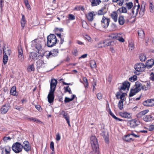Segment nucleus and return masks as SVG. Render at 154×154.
Masks as SVG:
<instances>
[{"instance_id":"052dcab7","label":"nucleus","mask_w":154,"mask_h":154,"mask_svg":"<svg viewBox=\"0 0 154 154\" xmlns=\"http://www.w3.org/2000/svg\"><path fill=\"white\" fill-rule=\"evenodd\" d=\"M149 130V131H152L154 130V125L153 124L150 125L148 128Z\"/></svg>"},{"instance_id":"c03bdc74","label":"nucleus","mask_w":154,"mask_h":154,"mask_svg":"<svg viewBox=\"0 0 154 154\" xmlns=\"http://www.w3.org/2000/svg\"><path fill=\"white\" fill-rule=\"evenodd\" d=\"M27 70L29 72L34 71L35 70V68L33 64H31L29 65L27 67Z\"/></svg>"},{"instance_id":"49530a36","label":"nucleus","mask_w":154,"mask_h":154,"mask_svg":"<svg viewBox=\"0 0 154 154\" xmlns=\"http://www.w3.org/2000/svg\"><path fill=\"white\" fill-rule=\"evenodd\" d=\"M128 47H129V50H132L134 48V43L132 41L129 42Z\"/></svg>"},{"instance_id":"aec40b11","label":"nucleus","mask_w":154,"mask_h":154,"mask_svg":"<svg viewBox=\"0 0 154 154\" xmlns=\"http://www.w3.org/2000/svg\"><path fill=\"white\" fill-rule=\"evenodd\" d=\"M142 90L145 91L147 90L150 88V84L149 82H147L146 83L145 85H143L141 86Z\"/></svg>"},{"instance_id":"8fccbe9b","label":"nucleus","mask_w":154,"mask_h":154,"mask_svg":"<svg viewBox=\"0 0 154 154\" xmlns=\"http://www.w3.org/2000/svg\"><path fill=\"white\" fill-rule=\"evenodd\" d=\"M18 55H23L22 48L20 46L18 47Z\"/></svg>"},{"instance_id":"603ef678","label":"nucleus","mask_w":154,"mask_h":154,"mask_svg":"<svg viewBox=\"0 0 154 154\" xmlns=\"http://www.w3.org/2000/svg\"><path fill=\"white\" fill-rule=\"evenodd\" d=\"M106 12L104 11V10L102 8L99 10L97 12V14L98 15H103L105 14Z\"/></svg>"},{"instance_id":"0e129e2a","label":"nucleus","mask_w":154,"mask_h":154,"mask_svg":"<svg viewBox=\"0 0 154 154\" xmlns=\"http://www.w3.org/2000/svg\"><path fill=\"white\" fill-rule=\"evenodd\" d=\"M71 100V98H68L67 97H66L65 99L64 102L65 103H68L70 101H72V100Z\"/></svg>"},{"instance_id":"7c9ffc66","label":"nucleus","mask_w":154,"mask_h":154,"mask_svg":"<svg viewBox=\"0 0 154 154\" xmlns=\"http://www.w3.org/2000/svg\"><path fill=\"white\" fill-rule=\"evenodd\" d=\"M10 93L11 95L15 96L16 95V87L15 86H13L10 90Z\"/></svg>"},{"instance_id":"dca6fc26","label":"nucleus","mask_w":154,"mask_h":154,"mask_svg":"<svg viewBox=\"0 0 154 154\" xmlns=\"http://www.w3.org/2000/svg\"><path fill=\"white\" fill-rule=\"evenodd\" d=\"M146 5L145 3L143 2L141 9L139 12V14L140 17H142L144 14V12L145 11V5Z\"/></svg>"},{"instance_id":"4be33fe9","label":"nucleus","mask_w":154,"mask_h":154,"mask_svg":"<svg viewBox=\"0 0 154 154\" xmlns=\"http://www.w3.org/2000/svg\"><path fill=\"white\" fill-rule=\"evenodd\" d=\"M148 112V110L147 109L137 113L136 115V116L137 118H140L146 114Z\"/></svg>"},{"instance_id":"bb28decb","label":"nucleus","mask_w":154,"mask_h":154,"mask_svg":"<svg viewBox=\"0 0 154 154\" xmlns=\"http://www.w3.org/2000/svg\"><path fill=\"white\" fill-rule=\"evenodd\" d=\"M26 23V20L25 17L23 14H22V19L21 20V24L23 28L25 26Z\"/></svg>"},{"instance_id":"13d9d810","label":"nucleus","mask_w":154,"mask_h":154,"mask_svg":"<svg viewBox=\"0 0 154 154\" xmlns=\"http://www.w3.org/2000/svg\"><path fill=\"white\" fill-rule=\"evenodd\" d=\"M68 19L69 20H74L75 19V16L72 14H69L68 17Z\"/></svg>"},{"instance_id":"423d86ee","label":"nucleus","mask_w":154,"mask_h":154,"mask_svg":"<svg viewBox=\"0 0 154 154\" xmlns=\"http://www.w3.org/2000/svg\"><path fill=\"white\" fill-rule=\"evenodd\" d=\"M110 21L109 19L103 16L101 20V25L103 28H106L109 25Z\"/></svg>"},{"instance_id":"7ed1b4c3","label":"nucleus","mask_w":154,"mask_h":154,"mask_svg":"<svg viewBox=\"0 0 154 154\" xmlns=\"http://www.w3.org/2000/svg\"><path fill=\"white\" fill-rule=\"evenodd\" d=\"M12 148L13 150L16 153L21 152L22 150V144L18 142L14 143Z\"/></svg>"},{"instance_id":"a878e982","label":"nucleus","mask_w":154,"mask_h":154,"mask_svg":"<svg viewBox=\"0 0 154 154\" xmlns=\"http://www.w3.org/2000/svg\"><path fill=\"white\" fill-rule=\"evenodd\" d=\"M143 120L146 122H148L151 121L153 119L152 117L150 115L145 116L143 118Z\"/></svg>"},{"instance_id":"0eeeda50","label":"nucleus","mask_w":154,"mask_h":154,"mask_svg":"<svg viewBox=\"0 0 154 154\" xmlns=\"http://www.w3.org/2000/svg\"><path fill=\"white\" fill-rule=\"evenodd\" d=\"M22 149L23 148L26 152H28L31 150V146L28 141H25L22 144Z\"/></svg>"},{"instance_id":"c9c22d12","label":"nucleus","mask_w":154,"mask_h":154,"mask_svg":"<svg viewBox=\"0 0 154 154\" xmlns=\"http://www.w3.org/2000/svg\"><path fill=\"white\" fill-rule=\"evenodd\" d=\"M35 47L36 49H37V51H38V52L39 51H41L42 49V46L40 43H36L35 45Z\"/></svg>"},{"instance_id":"69168bd1","label":"nucleus","mask_w":154,"mask_h":154,"mask_svg":"<svg viewBox=\"0 0 154 154\" xmlns=\"http://www.w3.org/2000/svg\"><path fill=\"white\" fill-rule=\"evenodd\" d=\"M60 139V136L59 133H57L56 135V140L57 141H59Z\"/></svg>"},{"instance_id":"f03ea898","label":"nucleus","mask_w":154,"mask_h":154,"mask_svg":"<svg viewBox=\"0 0 154 154\" xmlns=\"http://www.w3.org/2000/svg\"><path fill=\"white\" fill-rule=\"evenodd\" d=\"M47 39V45L48 47H52L55 45L57 39L55 35L50 34L48 36Z\"/></svg>"},{"instance_id":"c85d7f7f","label":"nucleus","mask_w":154,"mask_h":154,"mask_svg":"<svg viewBox=\"0 0 154 154\" xmlns=\"http://www.w3.org/2000/svg\"><path fill=\"white\" fill-rule=\"evenodd\" d=\"M138 34L140 38H143L145 34L144 31L142 29H140L138 30Z\"/></svg>"},{"instance_id":"e2e57ef3","label":"nucleus","mask_w":154,"mask_h":154,"mask_svg":"<svg viewBox=\"0 0 154 154\" xmlns=\"http://www.w3.org/2000/svg\"><path fill=\"white\" fill-rule=\"evenodd\" d=\"M54 142L53 141L51 142L50 143V148L52 151H54Z\"/></svg>"},{"instance_id":"6ab92c4d","label":"nucleus","mask_w":154,"mask_h":154,"mask_svg":"<svg viewBox=\"0 0 154 154\" xmlns=\"http://www.w3.org/2000/svg\"><path fill=\"white\" fill-rule=\"evenodd\" d=\"M143 85H141V83L138 81L136 82H135L134 86L135 87V89H136L137 91H140L141 89V86Z\"/></svg>"},{"instance_id":"9b49d317","label":"nucleus","mask_w":154,"mask_h":154,"mask_svg":"<svg viewBox=\"0 0 154 154\" xmlns=\"http://www.w3.org/2000/svg\"><path fill=\"white\" fill-rule=\"evenodd\" d=\"M57 81L54 79H51L50 83V90L52 91H54L57 85Z\"/></svg>"},{"instance_id":"4468645a","label":"nucleus","mask_w":154,"mask_h":154,"mask_svg":"<svg viewBox=\"0 0 154 154\" xmlns=\"http://www.w3.org/2000/svg\"><path fill=\"white\" fill-rule=\"evenodd\" d=\"M154 64V60L153 59L148 60L146 63V67L147 69L151 68Z\"/></svg>"},{"instance_id":"774afa93","label":"nucleus","mask_w":154,"mask_h":154,"mask_svg":"<svg viewBox=\"0 0 154 154\" xmlns=\"http://www.w3.org/2000/svg\"><path fill=\"white\" fill-rule=\"evenodd\" d=\"M72 54L75 56H76L78 54V51L77 49H74L72 52Z\"/></svg>"},{"instance_id":"473e14b6","label":"nucleus","mask_w":154,"mask_h":154,"mask_svg":"<svg viewBox=\"0 0 154 154\" xmlns=\"http://www.w3.org/2000/svg\"><path fill=\"white\" fill-rule=\"evenodd\" d=\"M38 54L34 53H32L29 56L30 58L33 60H37L38 59Z\"/></svg>"},{"instance_id":"bf43d9fd","label":"nucleus","mask_w":154,"mask_h":154,"mask_svg":"<svg viewBox=\"0 0 154 154\" xmlns=\"http://www.w3.org/2000/svg\"><path fill=\"white\" fill-rule=\"evenodd\" d=\"M109 37L110 38V39H116V34H111L109 35Z\"/></svg>"},{"instance_id":"39448f33","label":"nucleus","mask_w":154,"mask_h":154,"mask_svg":"<svg viewBox=\"0 0 154 154\" xmlns=\"http://www.w3.org/2000/svg\"><path fill=\"white\" fill-rule=\"evenodd\" d=\"M146 66L142 63H139L136 64L134 66V68L138 72L143 71L145 68Z\"/></svg>"},{"instance_id":"09e8293b","label":"nucleus","mask_w":154,"mask_h":154,"mask_svg":"<svg viewBox=\"0 0 154 154\" xmlns=\"http://www.w3.org/2000/svg\"><path fill=\"white\" fill-rule=\"evenodd\" d=\"M83 83L85 87V88L87 87L88 85V83L87 79L85 77H83Z\"/></svg>"},{"instance_id":"72a5a7b5","label":"nucleus","mask_w":154,"mask_h":154,"mask_svg":"<svg viewBox=\"0 0 154 154\" xmlns=\"http://www.w3.org/2000/svg\"><path fill=\"white\" fill-rule=\"evenodd\" d=\"M109 113L110 115L115 119H116L117 121H122L123 120L119 119L117 117H116L111 111L110 109H109Z\"/></svg>"},{"instance_id":"412c9836","label":"nucleus","mask_w":154,"mask_h":154,"mask_svg":"<svg viewBox=\"0 0 154 154\" xmlns=\"http://www.w3.org/2000/svg\"><path fill=\"white\" fill-rule=\"evenodd\" d=\"M11 50L8 47H4L3 50V54L10 55L11 53Z\"/></svg>"},{"instance_id":"a18cd8bd","label":"nucleus","mask_w":154,"mask_h":154,"mask_svg":"<svg viewBox=\"0 0 154 154\" xmlns=\"http://www.w3.org/2000/svg\"><path fill=\"white\" fill-rule=\"evenodd\" d=\"M126 7L128 9H131L133 6V3L131 2L128 3H126Z\"/></svg>"},{"instance_id":"f704fd0d","label":"nucleus","mask_w":154,"mask_h":154,"mask_svg":"<svg viewBox=\"0 0 154 154\" xmlns=\"http://www.w3.org/2000/svg\"><path fill=\"white\" fill-rule=\"evenodd\" d=\"M101 2L100 0H93L91 4L93 6H96L99 5Z\"/></svg>"},{"instance_id":"c756f323","label":"nucleus","mask_w":154,"mask_h":154,"mask_svg":"<svg viewBox=\"0 0 154 154\" xmlns=\"http://www.w3.org/2000/svg\"><path fill=\"white\" fill-rule=\"evenodd\" d=\"M118 21L120 25H123L125 23V20L123 16H120L118 19Z\"/></svg>"},{"instance_id":"5fc2aeb1","label":"nucleus","mask_w":154,"mask_h":154,"mask_svg":"<svg viewBox=\"0 0 154 154\" xmlns=\"http://www.w3.org/2000/svg\"><path fill=\"white\" fill-rule=\"evenodd\" d=\"M18 60L20 62H23L24 60V56L23 55H18Z\"/></svg>"},{"instance_id":"2f4dec72","label":"nucleus","mask_w":154,"mask_h":154,"mask_svg":"<svg viewBox=\"0 0 154 154\" xmlns=\"http://www.w3.org/2000/svg\"><path fill=\"white\" fill-rule=\"evenodd\" d=\"M136 89L135 88L134 89H131L130 91V93H129V96L130 97H131L134 95L136 94V93L139 92L138 91H137Z\"/></svg>"},{"instance_id":"9d476101","label":"nucleus","mask_w":154,"mask_h":154,"mask_svg":"<svg viewBox=\"0 0 154 154\" xmlns=\"http://www.w3.org/2000/svg\"><path fill=\"white\" fill-rule=\"evenodd\" d=\"M10 105L9 103H6L1 108V112L2 114L6 113L10 108Z\"/></svg>"},{"instance_id":"338daca9","label":"nucleus","mask_w":154,"mask_h":154,"mask_svg":"<svg viewBox=\"0 0 154 154\" xmlns=\"http://www.w3.org/2000/svg\"><path fill=\"white\" fill-rule=\"evenodd\" d=\"M61 114L63 115V118H65V117H66L68 116V114L66 113H65V111H62L61 112Z\"/></svg>"},{"instance_id":"393cba45","label":"nucleus","mask_w":154,"mask_h":154,"mask_svg":"<svg viewBox=\"0 0 154 154\" xmlns=\"http://www.w3.org/2000/svg\"><path fill=\"white\" fill-rule=\"evenodd\" d=\"M119 114L123 118H129L130 117L129 113L127 112H120L119 113Z\"/></svg>"},{"instance_id":"4c0bfd02","label":"nucleus","mask_w":154,"mask_h":154,"mask_svg":"<svg viewBox=\"0 0 154 154\" xmlns=\"http://www.w3.org/2000/svg\"><path fill=\"white\" fill-rule=\"evenodd\" d=\"M90 66L92 69L95 68L97 67L96 62L94 60H91L90 62Z\"/></svg>"},{"instance_id":"f3484780","label":"nucleus","mask_w":154,"mask_h":154,"mask_svg":"<svg viewBox=\"0 0 154 154\" xmlns=\"http://www.w3.org/2000/svg\"><path fill=\"white\" fill-rule=\"evenodd\" d=\"M123 140L128 142H131L133 141L134 139L132 137V136L130 134H128L125 136L123 137Z\"/></svg>"},{"instance_id":"a211bd4d","label":"nucleus","mask_w":154,"mask_h":154,"mask_svg":"<svg viewBox=\"0 0 154 154\" xmlns=\"http://www.w3.org/2000/svg\"><path fill=\"white\" fill-rule=\"evenodd\" d=\"M151 103H152V104L154 103V99H152L149 100H148L146 101H145L143 102V104L146 106H151L152 104Z\"/></svg>"},{"instance_id":"864d4df0","label":"nucleus","mask_w":154,"mask_h":154,"mask_svg":"<svg viewBox=\"0 0 154 154\" xmlns=\"http://www.w3.org/2000/svg\"><path fill=\"white\" fill-rule=\"evenodd\" d=\"M28 119L30 121H33L34 122H36L37 123L41 122V121L38 119L32 117L28 118Z\"/></svg>"},{"instance_id":"a19ab883","label":"nucleus","mask_w":154,"mask_h":154,"mask_svg":"<svg viewBox=\"0 0 154 154\" xmlns=\"http://www.w3.org/2000/svg\"><path fill=\"white\" fill-rule=\"evenodd\" d=\"M119 11L122 13H126L127 12L126 8L125 7H122V8H119L117 11V12Z\"/></svg>"},{"instance_id":"de8ad7c7","label":"nucleus","mask_w":154,"mask_h":154,"mask_svg":"<svg viewBox=\"0 0 154 154\" xmlns=\"http://www.w3.org/2000/svg\"><path fill=\"white\" fill-rule=\"evenodd\" d=\"M150 5L149 6V8L150 12L152 13L154 12V6L151 2H150Z\"/></svg>"},{"instance_id":"cd10ccee","label":"nucleus","mask_w":154,"mask_h":154,"mask_svg":"<svg viewBox=\"0 0 154 154\" xmlns=\"http://www.w3.org/2000/svg\"><path fill=\"white\" fill-rule=\"evenodd\" d=\"M116 39L118 40L119 41L124 42H125L124 39L122 38L120 34H116Z\"/></svg>"},{"instance_id":"3c124183","label":"nucleus","mask_w":154,"mask_h":154,"mask_svg":"<svg viewBox=\"0 0 154 154\" xmlns=\"http://www.w3.org/2000/svg\"><path fill=\"white\" fill-rule=\"evenodd\" d=\"M123 107V101H119L118 103V107L120 110H122Z\"/></svg>"},{"instance_id":"e433bc0d","label":"nucleus","mask_w":154,"mask_h":154,"mask_svg":"<svg viewBox=\"0 0 154 154\" xmlns=\"http://www.w3.org/2000/svg\"><path fill=\"white\" fill-rule=\"evenodd\" d=\"M113 3H116L120 6H122L124 2V0H112Z\"/></svg>"},{"instance_id":"5701e85b","label":"nucleus","mask_w":154,"mask_h":154,"mask_svg":"<svg viewBox=\"0 0 154 154\" xmlns=\"http://www.w3.org/2000/svg\"><path fill=\"white\" fill-rule=\"evenodd\" d=\"M37 64L38 68L45 67L46 65V64L42 60L38 61Z\"/></svg>"},{"instance_id":"f257e3e1","label":"nucleus","mask_w":154,"mask_h":154,"mask_svg":"<svg viewBox=\"0 0 154 154\" xmlns=\"http://www.w3.org/2000/svg\"><path fill=\"white\" fill-rule=\"evenodd\" d=\"M90 140L92 149L95 154H99V145L97 138L95 136H92Z\"/></svg>"},{"instance_id":"58836bf2","label":"nucleus","mask_w":154,"mask_h":154,"mask_svg":"<svg viewBox=\"0 0 154 154\" xmlns=\"http://www.w3.org/2000/svg\"><path fill=\"white\" fill-rule=\"evenodd\" d=\"M139 58L140 60L141 61H144L146 59V55L144 54H141L139 56Z\"/></svg>"},{"instance_id":"b1692460","label":"nucleus","mask_w":154,"mask_h":154,"mask_svg":"<svg viewBox=\"0 0 154 154\" xmlns=\"http://www.w3.org/2000/svg\"><path fill=\"white\" fill-rule=\"evenodd\" d=\"M111 17L115 22H116L117 21L118 14L117 12L113 11L112 12L111 15Z\"/></svg>"},{"instance_id":"79ce46f5","label":"nucleus","mask_w":154,"mask_h":154,"mask_svg":"<svg viewBox=\"0 0 154 154\" xmlns=\"http://www.w3.org/2000/svg\"><path fill=\"white\" fill-rule=\"evenodd\" d=\"M116 26L115 24L112 23L109 27V29L110 31H114L116 29Z\"/></svg>"},{"instance_id":"6e6d98bb","label":"nucleus","mask_w":154,"mask_h":154,"mask_svg":"<svg viewBox=\"0 0 154 154\" xmlns=\"http://www.w3.org/2000/svg\"><path fill=\"white\" fill-rule=\"evenodd\" d=\"M65 92H68L69 94H72V91L70 88H69V86H66L64 87Z\"/></svg>"},{"instance_id":"ea45409f","label":"nucleus","mask_w":154,"mask_h":154,"mask_svg":"<svg viewBox=\"0 0 154 154\" xmlns=\"http://www.w3.org/2000/svg\"><path fill=\"white\" fill-rule=\"evenodd\" d=\"M8 55H6V54H4L3 56V62L4 64H5L7 63L8 60Z\"/></svg>"},{"instance_id":"6e6552de","label":"nucleus","mask_w":154,"mask_h":154,"mask_svg":"<svg viewBox=\"0 0 154 154\" xmlns=\"http://www.w3.org/2000/svg\"><path fill=\"white\" fill-rule=\"evenodd\" d=\"M130 86V83L128 81H125L122 83L121 87L119 89L120 91H122V90L125 91L126 90L128 91Z\"/></svg>"},{"instance_id":"4d7b16f0","label":"nucleus","mask_w":154,"mask_h":154,"mask_svg":"<svg viewBox=\"0 0 154 154\" xmlns=\"http://www.w3.org/2000/svg\"><path fill=\"white\" fill-rule=\"evenodd\" d=\"M137 79V76L135 75H134L133 77L130 78L129 80L131 82H133L136 81Z\"/></svg>"},{"instance_id":"680f3d73","label":"nucleus","mask_w":154,"mask_h":154,"mask_svg":"<svg viewBox=\"0 0 154 154\" xmlns=\"http://www.w3.org/2000/svg\"><path fill=\"white\" fill-rule=\"evenodd\" d=\"M125 93H123L120 95V98L121 100L120 101H122L123 102L125 100Z\"/></svg>"},{"instance_id":"2eb2a0df","label":"nucleus","mask_w":154,"mask_h":154,"mask_svg":"<svg viewBox=\"0 0 154 154\" xmlns=\"http://www.w3.org/2000/svg\"><path fill=\"white\" fill-rule=\"evenodd\" d=\"M97 12L94 11L89 13L86 16L88 20L90 21H92L93 20V17L95 16Z\"/></svg>"},{"instance_id":"1a4fd4ad","label":"nucleus","mask_w":154,"mask_h":154,"mask_svg":"<svg viewBox=\"0 0 154 154\" xmlns=\"http://www.w3.org/2000/svg\"><path fill=\"white\" fill-rule=\"evenodd\" d=\"M140 7V5L139 4L136 5L135 4V5L133 7L131 13L134 17H136L137 14Z\"/></svg>"},{"instance_id":"f8f14e48","label":"nucleus","mask_w":154,"mask_h":154,"mask_svg":"<svg viewBox=\"0 0 154 154\" xmlns=\"http://www.w3.org/2000/svg\"><path fill=\"white\" fill-rule=\"evenodd\" d=\"M54 92L51 91H50V92L48 96V101L49 103H51L54 101Z\"/></svg>"},{"instance_id":"ddd939ff","label":"nucleus","mask_w":154,"mask_h":154,"mask_svg":"<svg viewBox=\"0 0 154 154\" xmlns=\"http://www.w3.org/2000/svg\"><path fill=\"white\" fill-rule=\"evenodd\" d=\"M139 122L135 119L132 120L128 123V126L131 128H134L137 126L139 124Z\"/></svg>"},{"instance_id":"20e7f679","label":"nucleus","mask_w":154,"mask_h":154,"mask_svg":"<svg viewBox=\"0 0 154 154\" xmlns=\"http://www.w3.org/2000/svg\"><path fill=\"white\" fill-rule=\"evenodd\" d=\"M112 42L108 40L101 41L97 43V45L96 47L98 48H102L103 46H108L111 45Z\"/></svg>"},{"instance_id":"37998d69","label":"nucleus","mask_w":154,"mask_h":154,"mask_svg":"<svg viewBox=\"0 0 154 154\" xmlns=\"http://www.w3.org/2000/svg\"><path fill=\"white\" fill-rule=\"evenodd\" d=\"M50 52H51V54H52V56H53L57 55L58 53V50L57 49H54L50 51Z\"/></svg>"}]
</instances>
